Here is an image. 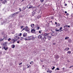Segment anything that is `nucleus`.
<instances>
[{
    "mask_svg": "<svg viewBox=\"0 0 73 73\" xmlns=\"http://www.w3.org/2000/svg\"><path fill=\"white\" fill-rule=\"evenodd\" d=\"M27 39H28V40H31V39L30 38H28Z\"/></svg>",
    "mask_w": 73,
    "mask_h": 73,
    "instance_id": "6e6d98bb",
    "label": "nucleus"
},
{
    "mask_svg": "<svg viewBox=\"0 0 73 73\" xmlns=\"http://www.w3.org/2000/svg\"><path fill=\"white\" fill-rule=\"evenodd\" d=\"M55 30L56 32H58V31H60V30H58L57 29H55Z\"/></svg>",
    "mask_w": 73,
    "mask_h": 73,
    "instance_id": "393cba45",
    "label": "nucleus"
},
{
    "mask_svg": "<svg viewBox=\"0 0 73 73\" xmlns=\"http://www.w3.org/2000/svg\"><path fill=\"white\" fill-rule=\"evenodd\" d=\"M20 42H21V41L20 40H19L18 41H17V43L18 44H20Z\"/></svg>",
    "mask_w": 73,
    "mask_h": 73,
    "instance_id": "a878e982",
    "label": "nucleus"
},
{
    "mask_svg": "<svg viewBox=\"0 0 73 73\" xmlns=\"http://www.w3.org/2000/svg\"><path fill=\"white\" fill-rule=\"evenodd\" d=\"M28 64H27V66H28Z\"/></svg>",
    "mask_w": 73,
    "mask_h": 73,
    "instance_id": "774afa93",
    "label": "nucleus"
},
{
    "mask_svg": "<svg viewBox=\"0 0 73 73\" xmlns=\"http://www.w3.org/2000/svg\"><path fill=\"white\" fill-rule=\"evenodd\" d=\"M69 48H66L64 50H69Z\"/></svg>",
    "mask_w": 73,
    "mask_h": 73,
    "instance_id": "6ab92c4d",
    "label": "nucleus"
},
{
    "mask_svg": "<svg viewBox=\"0 0 73 73\" xmlns=\"http://www.w3.org/2000/svg\"><path fill=\"white\" fill-rule=\"evenodd\" d=\"M25 31L27 32H28V31H29V29L28 28V27H26Z\"/></svg>",
    "mask_w": 73,
    "mask_h": 73,
    "instance_id": "20e7f679",
    "label": "nucleus"
},
{
    "mask_svg": "<svg viewBox=\"0 0 73 73\" xmlns=\"http://www.w3.org/2000/svg\"><path fill=\"white\" fill-rule=\"evenodd\" d=\"M24 40V38L23 37H21V38L20 40L21 41H23Z\"/></svg>",
    "mask_w": 73,
    "mask_h": 73,
    "instance_id": "a211bd4d",
    "label": "nucleus"
},
{
    "mask_svg": "<svg viewBox=\"0 0 73 73\" xmlns=\"http://www.w3.org/2000/svg\"><path fill=\"white\" fill-rule=\"evenodd\" d=\"M23 28V26H21V29H22V28Z\"/></svg>",
    "mask_w": 73,
    "mask_h": 73,
    "instance_id": "09e8293b",
    "label": "nucleus"
},
{
    "mask_svg": "<svg viewBox=\"0 0 73 73\" xmlns=\"http://www.w3.org/2000/svg\"><path fill=\"white\" fill-rule=\"evenodd\" d=\"M72 66H71L70 67H69V68H72Z\"/></svg>",
    "mask_w": 73,
    "mask_h": 73,
    "instance_id": "4d7b16f0",
    "label": "nucleus"
},
{
    "mask_svg": "<svg viewBox=\"0 0 73 73\" xmlns=\"http://www.w3.org/2000/svg\"><path fill=\"white\" fill-rule=\"evenodd\" d=\"M11 40V39L9 38V40Z\"/></svg>",
    "mask_w": 73,
    "mask_h": 73,
    "instance_id": "338daca9",
    "label": "nucleus"
},
{
    "mask_svg": "<svg viewBox=\"0 0 73 73\" xmlns=\"http://www.w3.org/2000/svg\"><path fill=\"white\" fill-rule=\"evenodd\" d=\"M3 0H0V1H3Z\"/></svg>",
    "mask_w": 73,
    "mask_h": 73,
    "instance_id": "e2e57ef3",
    "label": "nucleus"
},
{
    "mask_svg": "<svg viewBox=\"0 0 73 73\" xmlns=\"http://www.w3.org/2000/svg\"><path fill=\"white\" fill-rule=\"evenodd\" d=\"M42 36L40 35H39L38 37V38H40V39L41 38H42Z\"/></svg>",
    "mask_w": 73,
    "mask_h": 73,
    "instance_id": "9b49d317",
    "label": "nucleus"
},
{
    "mask_svg": "<svg viewBox=\"0 0 73 73\" xmlns=\"http://www.w3.org/2000/svg\"><path fill=\"white\" fill-rule=\"evenodd\" d=\"M55 24H56V27H59L60 26V24L59 23H57V22L55 23Z\"/></svg>",
    "mask_w": 73,
    "mask_h": 73,
    "instance_id": "39448f33",
    "label": "nucleus"
},
{
    "mask_svg": "<svg viewBox=\"0 0 73 73\" xmlns=\"http://www.w3.org/2000/svg\"><path fill=\"white\" fill-rule=\"evenodd\" d=\"M11 33L12 34H14V33H15V31H13L11 32Z\"/></svg>",
    "mask_w": 73,
    "mask_h": 73,
    "instance_id": "e433bc0d",
    "label": "nucleus"
},
{
    "mask_svg": "<svg viewBox=\"0 0 73 73\" xmlns=\"http://www.w3.org/2000/svg\"><path fill=\"white\" fill-rule=\"evenodd\" d=\"M7 3V1L6 0H4L3 2H2L3 4H5V3Z\"/></svg>",
    "mask_w": 73,
    "mask_h": 73,
    "instance_id": "f3484780",
    "label": "nucleus"
},
{
    "mask_svg": "<svg viewBox=\"0 0 73 73\" xmlns=\"http://www.w3.org/2000/svg\"><path fill=\"white\" fill-rule=\"evenodd\" d=\"M4 38H3V39H2V38H0V41H3V40H4Z\"/></svg>",
    "mask_w": 73,
    "mask_h": 73,
    "instance_id": "c756f323",
    "label": "nucleus"
},
{
    "mask_svg": "<svg viewBox=\"0 0 73 73\" xmlns=\"http://www.w3.org/2000/svg\"><path fill=\"white\" fill-rule=\"evenodd\" d=\"M19 11L18 12H20L21 11V8H19Z\"/></svg>",
    "mask_w": 73,
    "mask_h": 73,
    "instance_id": "72a5a7b5",
    "label": "nucleus"
},
{
    "mask_svg": "<svg viewBox=\"0 0 73 73\" xmlns=\"http://www.w3.org/2000/svg\"><path fill=\"white\" fill-rule=\"evenodd\" d=\"M25 29V28H23V29L22 30V31H21V32H22V31H24V30Z\"/></svg>",
    "mask_w": 73,
    "mask_h": 73,
    "instance_id": "a18cd8bd",
    "label": "nucleus"
},
{
    "mask_svg": "<svg viewBox=\"0 0 73 73\" xmlns=\"http://www.w3.org/2000/svg\"><path fill=\"white\" fill-rule=\"evenodd\" d=\"M39 33H41V31H39Z\"/></svg>",
    "mask_w": 73,
    "mask_h": 73,
    "instance_id": "3c124183",
    "label": "nucleus"
},
{
    "mask_svg": "<svg viewBox=\"0 0 73 73\" xmlns=\"http://www.w3.org/2000/svg\"><path fill=\"white\" fill-rule=\"evenodd\" d=\"M46 31H48V30H44V32H46Z\"/></svg>",
    "mask_w": 73,
    "mask_h": 73,
    "instance_id": "8fccbe9b",
    "label": "nucleus"
},
{
    "mask_svg": "<svg viewBox=\"0 0 73 73\" xmlns=\"http://www.w3.org/2000/svg\"><path fill=\"white\" fill-rule=\"evenodd\" d=\"M23 10H25V7H24L23 8Z\"/></svg>",
    "mask_w": 73,
    "mask_h": 73,
    "instance_id": "f704fd0d",
    "label": "nucleus"
},
{
    "mask_svg": "<svg viewBox=\"0 0 73 73\" xmlns=\"http://www.w3.org/2000/svg\"><path fill=\"white\" fill-rule=\"evenodd\" d=\"M69 37H66L65 38V40H68V39H69Z\"/></svg>",
    "mask_w": 73,
    "mask_h": 73,
    "instance_id": "b1692460",
    "label": "nucleus"
},
{
    "mask_svg": "<svg viewBox=\"0 0 73 73\" xmlns=\"http://www.w3.org/2000/svg\"><path fill=\"white\" fill-rule=\"evenodd\" d=\"M43 40H44V41H45V40H46V37H44V38H43Z\"/></svg>",
    "mask_w": 73,
    "mask_h": 73,
    "instance_id": "bb28decb",
    "label": "nucleus"
},
{
    "mask_svg": "<svg viewBox=\"0 0 73 73\" xmlns=\"http://www.w3.org/2000/svg\"><path fill=\"white\" fill-rule=\"evenodd\" d=\"M56 69L57 70H60V69L59 68H57ZM56 69L55 70H56Z\"/></svg>",
    "mask_w": 73,
    "mask_h": 73,
    "instance_id": "58836bf2",
    "label": "nucleus"
},
{
    "mask_svg": "<svg viewBox=\"0 0 73 73\" xmlns=\"http://www.w3.org/2000/svg\"><path fill=\"white\" fill-rule=\"evenodd\" d=\"M4 33H2V35H4Z\"/></svg>",
    "mask_w": 73,
    "mask_h": 73,
    "instance_id": "5fc2aeb1",
    "label": "nucleus"
},
{
    "mask_svg": "<svg viewBox=\"0 0 73 73\" xmlns=\"http://www.w3.org/2000/svg\"><path fill=\"white\" fill-rule=\"evenodd\" d=\"M40 17H41V16L40 15L38 16V19H39V18H40Z\"/></svg>",
    "mask_w": 73,
    "mask_h": 73,
    "instance_id": "c85d7f7f",
    "label": "nucleus"
},
{
    "mask_svg": "<svg viewBox=\"0 0 73 73\" xmlns=\"http://www.w3.org/2000/svg\"><path fill=\"white\" fill-rule=\"evenodd\" d=\"M36 30H39V29H40V27L38 26V27H36Z\"/></svg>",
    "mask_w": 73,
    "mask_h": 73,
    "instance_id": "5701e85b",
    "label": "nucleus"
},
{
    "mask_svg": "<svg viewBox=\"0 0 73 73\" xmlns=\"http://www.w3.org/2000/svg\"><path fill=\"white\" fill-rule=\"evenodd\" d=\"M61 31H62V30H61L60 31V32H61Z\"/></svg>",
    "mask_w": 73,
    "mask_h": 73,
    "instance_id": "0e129e2a",
    "label": "nucleus"
},
{
    "mask_svg": "<svg viewBox=\"0 0 73 73\" xmlns=\"http://www.w3.org/2000/svg\"><path fill=\"white\" fill-rule=\"evenodd\" d=\"M24 40H28V39L25 38Z\"/></svg>",
    "mask_w": 73,
    "mask_h": 73,
    "instance_id": "de8ad7c7",
    "label": "nucleus"
},
{
    "mask_svg": "<svg viewBox=\"0 0 73 73\" xmlns=\"http://www.w3.org/2000/svg\"><path fill=\"white\" fill-rule=\"evenodd\" d=\"M62 29V27H61L60 28V30H61V29Z\"/></svg>",
    "mask_w": 73,
    "mask_h": 73,
    "instance_id": "c9c22d12",
    "label": "nucleus"
},
{
    "mask_svg": "<svg viewBox=\"0 0 73 73\" xmlns=\"http://www.w3.org/2000/svg\"><path fill=\"white\" fill-rule=\"evenodd\" d=\"M55 57L56 59H58V58H59V56H58V55H56L55 56Z\"/></svg>",
    "mask_w": 73,
    "mask_h": 73,
    "instance_id": "9d476101",
    "label": "nucleus"
},
{
    "mask_svg": "<svg viewBox=\"0 0 73 73\" xmlns=\"http://www.w3.org/2000/svg\"><path fill=\"white\" fill-rule=\"evenodd\" d=\"M51 35H52V36H54V35H52V34H51Z\"/></svg>",
    "mask_w": 73,
    "mask_h": 73,
    "instance_id": "13d9d810",
    "label": "nucleus"
},
{
    "mask_svg": "<svg viewBox=\"0 0 73 73\" xmlns=\"http://www.w3.org/2000/svg\"><path fill=\"white\" fill-rule=\"evenodd\" d=\"M3 37H4V38H7V35H4Z\"/></svg>",
    "mask_w": 73,
    "mask_h": 73,
    "instance_id": "4be33fe9",
    "label": "nucleus"
},
{
    "mask_svg": "<svg viewBox=\"0 0 73 73\" xmlns=\"http://www.w3.org/2000/svg\"><path fill=\"white\" fill-rule=\"evenodd\" d=\"M21 64H22V62H21V63H19V65H21Z\"/></svg>",
    "mask_w": 73,
    "mask_h": 73,
    "instance_id": "49530a36",
    "label": "nucleus"
},
{
    "mask_svg": "<svg viewBox=\"0 0 73 73\" xmlns=\"http://www.w3.org/2000/svg\"><path fill=\"white\" fill-rule=\"evenodd\" d=\"M30 64H33V62L32 61L30 62Z\"/></svg>",
    "mask_w": 73,
    "mask_h": 73,
    "instance_id": "cd10ccee",
    "label": "nucleus"
},
{
    "mask_svg": "<svg viewBox=\"0 0 73 73\" xmlns=\"http://www.w3.org/2000/svg\"><path fill=\"white\" fill-rule=\"evenodd\" d=\"M15 40L14 39H13L11 41V44H14L15 43Z\"/></svg>",
    "mask_w": 73,
    "mask_h": 73,
    "instance_id": "423d86ee",
    "label": "nucleus"
},
{
    "mask_svg": "<svg viewBox=\"0 0 73 73\" xmlns=\"http://www.w3.org/2000/svg\"><path fill=\"white\" fill-rule=\"evenodd\" d=\"M65 27H66V26H64V28H65Z\"/></svg>",
    "mask_w": 73,
    "mask_h": 73,
    "instance_id": "69168bd1",
    "label": "nucleus"
},
{
    "mask_svg": "<svg viewBox=\"0 0 73 73\" xmlns=\"http://www.w3.org/2000/svg\"><path fill=\"white\" fill-rule=\"evenodd\" d=\"M65 27L66 28H68V25H65Z\"/></svg>",
    "mask_w": 73,
    "mask_h": 73,
    "instance_id": "79ce46f5",
    "label": "nucleus"
},
{
    "mask_svg": "<svg viewBox=\"0 0 73 73\" xmlns=\"http://www.w3.org/2000/svg\"><path fill=\"white\" fill-rule=\"evenodd\" d=\"M8 48L7 47V45H5L3 46V48H2V49H3L4 48V49H5V50H6L8 49Z\"/></svg>",
    "mask_w": 73,
    "mask_h": 73,
    "instance_id": "7ed1b4c3",
    "label": "nucleus"
},
{
    "mask_svg": "<svg viewBox=\"0 0 73 73\" xmlns=\"http://www.w3.org/2000/svg\"><path fill=\"white\" fill-rule=\"evenodd\" d=\"M44 1V0H40V2H41V3H43Z\"/></svg>",
    "mask_w": 73,
    "mask_h": 73,
    "instance_id": "7c9ffc66",
    "label": "nucleus"
},
{
    "mask_svg": "<svg viewBox=\"0 0 73 73\" xmlns=\"http://www.w3.org/2000/svg\"><path fill=\"white\" fill-rule=\"evenodd\" d=\"M28 37V38H30V40H31V39H33V36H29Z\"/></svg>",
    "mask_w": 73,
    "mask_h": 73,
    "instance_id": "ddd939ff",
    "label": "nucleus"
},
{
    "mask_svg": "<svg viewBox=\"0 0 73 73\" xmlns=\"http://www.w3.org/2000/svg\"><path fill=\"white\" fill-rule=\"evenodd\" d=\"M31 27H32V28H33V27H35V24H34L33 23H32L31 24Z\"/></svg>",
    "mask_w": 73,
    "mask_h": 73,
    "instance_id": "f8f14e48",
    "label": "nucleus"
},
{
    "mask_svg": "<svg viewBox=\"0 0 73 73\" xmlns=\"http://www.w3.org/2000/svg\"><path fill=\"white\" fill-rule=\"evenodd\" d=\"M68 27L69 28L70 27V26H68Z\"/></svg>",
    "mask_w": 73,
    "mask_h": 73,
    "instance_id": "052dcab7",
    "label": "nucleus"
},
{
    "mask_svg": "<svg viewBox=\"0 0 73 73\" xmlns=\"http://www.w3.org/2000/svg\"><path fill=\"white\" fill-rule=\"evenodd\" d=\"M39 27V26H38V25L37 24L35 26V28H37V27Z\"/></svg>",
    "mask_w": 73,
    "mask_h": 73,
    "instance_id": "412c9836",
    "label": "nucleus"
},
{
    "mask_svg": "<svg viewBox=\"0 0 73 73\" xmlns=\"http://www.w3.org/2000/svg\"><path fill=\"white\" fill-rule=\"evenodd\" d=\"M15 37H14V40H15V41H18V40L20 38L18 36H17V34H15Z\"/></svg>",
    "mask_w": 73,
    "mask_h": 73,
    "instance_id": "f03ea898",
    "label": "nucleus"
},
{
    "mask_svg": "<svg viewBox=\"0 0 73 73\" xmlns=\"http://www.w3.org/2000/svg\"><path fill=\"white\" fill-rule=\"evenodd\" d=\"M27 36V33H23V37H26Z\"/></svg>",
    "mask_w": 73,
    "mask_h": 73,
    "instance_id": "1a4fd4ad",
    "label": "nucleus"
},
{
    "mask_svg": "<svg viewBox=\"0 0 73 73\" xmlns=\"http://www.w3.org/2000/svg\"><path fill=\"white\" fill-rule=\"evenodd\" d=\"M33 8V5H30L29 7V9H31V8Z\"/></svg>",
    "mask_w": 73,
    "mask_h": 73,
    "instance_id": "4468645a",
    "label": "nucleus"
},
{
    "mask_svg": "<svg viewBox=\"0 0 73 73\" xmlns=\"http://www.w3.org/2000/svg\"><path fill=\"white\" fill-rule=\"evenodd\" d=\"M31 33H34L35 31L36 30H35V29H31Z\"/></svg>",
    "mask_w": 73,
    "mask_h": 73,
    "instance_id": "6e6552de",
    "label": "nucleus"
},
{
    "mask_svg": "<svg viewBox=\"0 0 73 73\" xmlns=\"http://www.w3.org/2000/svg\"><path fill=\"white\" fill-rule=\"evenodd\" d=\"M51 31H52V33H54V31H53V30H51Z\"/></svg>",
    "mask_w": 73,
    "mask_h": 73,
    "instance_id": "c03bdc74",
    "label": "nucleus"
},
{
    "mask_svg": "<svg viewBox=\"0 0 73 73\" xmlns=\"http://www.w3.org/2000/svg\"><path fill=\"white\" fill-rule=\"evenodd\" d=\"M67 54H70L71 53V51H69L67 52Z\"/></svg>",
    "mask_w": 73,
    "mask_h": 73,
    "instance_id": "aec40b11",
    "label": "nucleus"
},
{
    "mask_svg": "<svg viewBox=\"0 0 73 73\" xmlns=\"http://www.w3.org/2000/svg\"><path fill=\"white\" fill-rule=\"evenodd\" d=\"M31 65H29V66H28L27 68H31Z\"/></svg>",
    "mask_w": 73,
    "mask_h": 73,
    "instance_id": "2f4dec72",
    "label": "nucleus"
},
{
    "mask_svg": "<svg viewBox=\"0 0 73 73\" xmlns=\"http://www.w3.org/2000/svg\"><path fill=\"white\" fill-rule=\"evenodd\" d=\"M47 72L50 73H51L52 72V70H48V71H47Z\"/></svg>",
    "mask_w": 73,
    "mask_h": 73,
    "instance_id": "dca6fc26",
    "label": "nucleus"
},
{
    "mask_svg": "<svg viewBox=\"0 0 73 73\" xmlns=\"http://www.w3.org/2000/svg\"><path fill=\"white\" fill-rule=\"evenodd\" d=\"M65 13H67V12H66V11H65Z\"/></svg>",
    "mask_w": 73,
    "mask_h": 73,
    "instance_id": "864d4df0",
    "label": "nucleus"
},
{
    "mask_svg": "<svg viewBox=\"0 0 73 73\" xmlns=\"http://www.w3.org/2000/svg\"><path fill=\"white\" fill-rule=\"evenodd\" d=\"M53 45H55V43H53Z\"/></svg>",
    "mask_w": 73,
    "mask_h": 73,
    "instance_id": "680f3d73",
    "label": "nucleus"
},
{
    "mask_svg": "<svg viewBox=\"0 0 73 73\" xmlns=\"http://www.w3.org/2000/svg\"><path fill=\"white\" fill-rule=\"evenodd\" d=\"M8 40L9 41V38L8 39Z\"/></svg>",
    "mask_w": 73,
    "mask_h": 73,
    "instance_id": "bf43d9fd",
    "label": "nucleus"
},
{
    "mask_svg": "<svg viewBox=\"0 0 73 73\" xmlns=\"http://www.w3.org/2000/svg\"><path fill=\"white\" fill-rule=\"evenodd\" d=\"M21 35H22V34L21 33H20V35H19V36H21Z\"/></svg>",
    "mask_w": 73,
    "mask_h": 73,
    "instance_id": "ea45409f",
    "label": "nucleus"
},
{
    "mask_svg": "<svg viewBox=\"0 0 73 73\" xmlns=\"http://www.w3.org/2000/svg\"><path fill=\"white\" fill-rule=\"evenodd\" d=\"M19 13H20V12L19 11H17L16 12H15L14 13V14H13V15H14V16H15V15H16L17 14H18Z\"/></svg>",
    "mask_w": 73,
    "mask_h": 73,
    "instance_id": "0eeeda50",
    "label": "nucleus"
},
{
    "mask_svg": "<svg viewBox=\"0 0 73 73\" xmlns=\"http://www.w3.org/2000/svg\"><path fill=\"white\" fill-rule=\"evenodd\" d=\"M49 34H50V33H45L43 35V36H44V37H45L46 36L47 37H48L49 38L48 40H49L50 38H52V36H49Z\"/></svg>",
    "mask_w": 73,
    "mask_h": 73,
    "instance_id": "f257e3e1",
    "label": "nucleus"
},
{
    "mask_svg": "<svg viewBox=\"0 0 73 73\" xmlns=\"http://www.w3.org/2000/svg\"><path fill=\"white\" fill-rule=\"evenodd\" d=\"M42 68L43 69H44V68H45V67H44V65H43Z\"/></svg>",
    "mask_w": 73,
    "mask_h": 73,
    "instance_id": "4c0bfd02",
    "label": "nucleus"
},
{
    "mask_svg": "<svg viewBox=\"0 0 73 73\" xmlns=\"http://www.w3.org/2000/svg\"><path fill=\"white\" fill-rule=\"evenodd\" d=\"M35 13H34V14H32V15H33V16H34V15H35Z\"/></svg>",
    "mask_w": 73,
    "mask_h": 73,
    "instance_id": "603ef678",
    "label": "nucleus"
},
{
    "mask_svg": "<svg viewBox=\"0 0 73 73\" xmlns=\"http://www.w3.org/2000/svg\"><path fill=\"white\" fill-rule=\"evenodd\" d=\"M64 5H65V6H67V4L66 3H65Z\"/></svg>",
    "mask_w": 73,
    "mask_h": 73,
    "instance_id": "37998d69",
    "label": "nucleus"
},
{
    "mask_svg": "<svg viewBox=\"0 0 73 73\" xmlns=\"http://www.w3.org/2000/svg\"><path fill=\"white\" fill-rule=\"evenodd\" d=\"M11 47L12 48H15V45L14 44L12 45L11 46Z\"/></svg>",
    "mask_w": 73,
    "mask_h": 73,
    "instance_id": "2eb2a0df",
    "label": "nucleus"
},
{
    "mask_svg": "<svg viewBox=\"0 0 73 73\" xmlns=\"http://www.w3.org/2000/svg\"><path fill=\"white\" fill-rule=\"evenodd\" d=\"M66 16H68V15H69V13H67V14H66Z\"/></svg>",
    "mask_w": 73,
    "mask_h": 73,
    "instance_id": "a19ab883",
    "label": "nucleus"
},
{
    "mask_svg": "<svg viewBox=\"0 0 73 73\" xmlns=\"http://www.w3.org/2000/svg\"><path fill=\"white\" fill-rule=\"evenodd\" d=\"M55 68V67L54 66H53V68H52V70H54Z\"/></svg>",
    "mask_w": 73,
    "mask_h": 73,
    "instance_id": "473e14b6",
    "label": "nucleus"
}]
</instances>
